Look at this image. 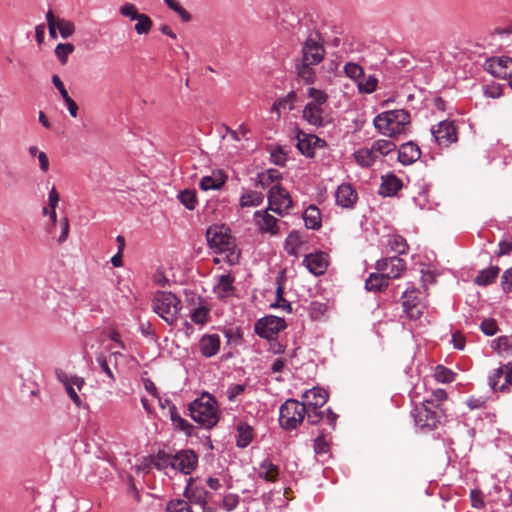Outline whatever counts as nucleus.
<instances>
[{
	"label": "nucleus",
	"instance_id": "obj_32",
	"mask_svg": "<svg viewBox=\"0 0 512 512\" xmlns=\"http://www.w3.org/2000/svg\"><path fill=\"white\" fill-rule=\"evenodd\" d=\"M279 473L278 466L274 465L269 459H265L259 467L258 475L266 481L273 482Z\"/></svg>",
	"mask_w": 512,
	"mask_h": 512
},
{
	"label": "nucleus",
	"instance_id": "obj_8",
	"mask_svg": "<svg viewBox=\"0 0 512 512\" xmlns=\"http://www.w3.org/2000/svg\"><path fill=\"white\" fill-rule=\"evenodd\" d=\"M286 328V322L283 318L277 316H266L255 323V332L268 341H273L276 335Z\"/></svg>",
	"mask_w": 512,
	"mask_h": 512
},
{
	"label": "nucleus",
	"instance_id": "obj_58",
	"mask_svg": "<svg viewBox=\"0 0 512 512\" xmlns=\"http://www.w3.org/2000/svg\"><path fill=\"white\" fill-rule=\"evenodd\" d=\"M208 315V309L205 307H199L193 310L191 313V320L196 324H204Z\"/></svg>",
	"mask_w": 512,
	"mask_h": 512
},
{
	"label": "nucleus",
	"instance_id": "obj_21",
	"mask_svg": "<svg viewBox=\"0 0 512 512\" xmlns=\"http://www.w3.org/2000/svg\"><path fill=\"white\" fill-rule=\"evenodd\" d=\"M184 496L192 503L199 504L203 509L207 508V498L209 492L203 487H193L192 478L189 479V483L185 489Z\"/></svg>",
	"mask_w": 512,
	"mask_h": 512
},
{
	"label": "nucleus",
	"instance_id": "obj_16",
	"mask_svg": "<svg viewBox=\"0 0 512 512\" xmlns=\"http://www.w3.org/2000/svg\"><path fill=\"white\" fill-rule=\"evenodd\" d=\"M336 203L343 208H351L357 201V192L351 184H341L336 191Z\"/></svg>",
	"mask_w": 512,
	"mask_h": 512
},
{
	"label": "nucleus",
	"instance_id": "obj_48",
	"mask_svg": "<svg viewBox=\"0 0 512 512\" xmlns=\"http://www.w3.org/2000/svg\"><path fill=\"white\" fill-rule=\"evenodd\" d=\"M165 4L181 18L183 22H189L192 19L191 14L185 10L177 0H163Z\"/></svg>",
	"mask_w": 512,
	"mask_h": 512
},
{
	"label": "nucleus",
	"instance_id": "obj_62",
	"mask_svg": "<svg viewBox=\"0 0 512 512\" xmlns=\"http://www.w3.org/2000/svg\"><path fill=\"white\" fill-rule=\"evenodd\" d=\"M245 390V385L243 384H235L228 388L227 390V398L232 401L234 400L238 395L242 394Z\"/></svg>",
	"mask_w": 512,
	"mask_h": 512
},
{
	"label": "nucleus",
	"instance_id": "obj_6",
	"mask_svg": "<svg viewBox=\"0 0 512 512\" xmlns=\"http://www.w3.org/2000/svg\"><path fill=\"white\" fill-rule=\"evenodd\" d=\"M411 124L410 114L404 109L386 111V137L406 134Z\"/></svg>",
	"mask_w": 512,
	"mask_h": 512
},
{
	"label": "nucleus",
	"instance_id": "obj_44",
	"mask_svg": "<svg viewBox=\"0 0 512 512\" xmlns=\"http://www.w3.org/2000/svg\"><path fill=\"white\" fill-rule=\"evenodd\" d=\"M456 373L452 370L444 367L443 365H438L434 370V377L438 382L441 383H451L454 381Z\"/></svg>",
	"mask_w": 512,
	"mask_h": 512
},
{
	"label": "nucleus",
	"instance_id": "obj_14",
	"mask_svg": "<svg viewBox=\"0 0 512 512\" xmlns=\"http://www.w3.org/2000/svg\"><path fill=\"white\" fill-rule=\"evenodd\" d=\"M490 73L498 78L506 79L512 77V58L500 57L491 59L488 63Z\"/></svg>",
	"mask_w": 512,
	"mask_h": 512
},
{
	"label": "nucleus",
	"instance_id": "obj_10",
	"mask_svg": "<svg viewBox=\"0 0 512 512\" xmlns=\"http://www.w3.org/2000/svg\"><path fill=\"white\" fill-rule=\"evenodd\" d=\"M384 140H377L373 143L371 148H362L354 153L356 162L363 166L369 167L384 154Z\"/></svg>",
	"mask_w": 512,
	"mask_h": 512
},
{
	"label": "nucleus",
	"instance_id": "obj_33",
	"mask_svg": "<svg viewBox=\"0 0 512 512\" xmlns=\"http://www.w3.org/2000/svg\"><path fill=\"white\" fill-rule=\"evenodd\" d=\"M234 277L231 274L221 275L218 280L216 289L220 297L224 298L229 296L233 290Z\"/></svg>",
	"mask_w": 512,
	"mask_h": 512
},
{
	"label": "nucleus",
	"instance_id": "obj_13",
	"mask_svg": "<svg viewBox=\"0 0 512 512\" xmlns=\"http://www.w3.org/2000/svg\"><path fill=\"white\" fill-rule=\"evenodd\" d=\"M302 404L305 407V416H307V421L309 424L316 425L325 419L332 430L335 428L338 415L335 414L330 408H327L325 413L323 410H321V408L313 409L312 406L308 405V403Z\"/></svg>",
	"mask_w": 512,
	"mask_h": 512
},
{
	"label": "nucleus",
	"instance_id": "obj_63",
	"mask_svg": "<svg viewBox=\"0 0 512 512\" xmlns=\"http://www.w3.org/2000/svg\"><path fill=\"white\" fill-rule=\"evenodd\" d=\"M238 504V497L235 495H226L223 499L222 505L223 508L227 511L233 510Z\"/></svg>",
	"mask_w": 512,
	"mask_h": 512
},
{
	"label": "nucleus",
	"instance_id": "obj_19",
	"mask_svg": "<svg viewBox=\"0 0 512 512\" xmlns=\"http://www.w3.org/2000/svg\"><path fill=\"white\" fill-rule=\"evenodd\" d=\"M302 398L304 399L303 403H308L313 409L322 408L328 400V393L323 388L314 387L305 391Z\"/></svg>",
	"mask_w": 512,
	"mask_h": 512
},
{
	"label": "nucleus",
	"instance_id": "obj_61",
	"mask_svg": "<svg viewBox=\"0 0 512 512\" xmlns=\"http://www.w3.org/2000/svg\"><path fill=\"white\" fill-rule=\"evenodd\" d=\"M471 503L474 508H481L484 506L483 493L480 490L474 489L470 492Z\"/></svg>",
	"mask_w": 512,
	"mask_h": 512
},
{
	"label": "nucleus",
	"instance_id": "obj_11",
	"mask_svg": "<svg viewBox=\"0 0 512 512\" xmlns=\"http://www.w3.org/2000/svg\"><path fill=\"white\" fill-rule=\"evenodd\" d=\"M198 463V456L192 450H182L176 453L172 458L171 467L184 474H190Z\"/></svg>",
	"mask_w": 512,
	"mask_h": 512
},
{
	"label": "nucleus",
	"instance_id": "obj_52",
	"mask_svg": "<svg viewBox=\"0 0 512 512\" xmlns=\"http://www.w3.org/2000/svg\"><path fill=\"white\" fill-rule=\"evenodd\" d=\"M166 512H192V510L185 500L177 499L167 504Z\"/></svg>",
	"mask_w": 512,
	"mask_h": 512
},
{
	"label": "nucleus",
	"instance_id": "obj_47",
	"mask_svg": "<svg viewBox=\"0 0 512 512\" xmlns=\"http://www.w3.org/2000/svg\"><path fill=\"white\" fill-rule=\"evenodd\" d=\"M277 290H276V302L272 304V307H281L282 309L286 310L287 312L292 311V307L290 302H288L284 297V288L282 286V283L279 278H277Z\"/></svg>",
	"mask_w": 512,
	"mask_h": 512
},
{
	"label": "nucleus",
	"instance_id": "obj_24",
	"mask_svg": "<svg viewBox=\"0 0 512 512\" xmlns=\"http://www.w3.org/2000/svg\"><path fill=\"white\" fill-rule=\"evenodd\" d=\"M406 270V262L398 256H386V279H397Z\"/></svg>",
	"mask_w": 512,
	"mask_h": 512
},
{
	"label": "nucleus",
	"instance_id": "obj_36",
	"mask_svg": "<svg viewBox=\"0 0 512 512\" xmlns=\"http://www.w3.org/2000/svg\"><path fill=\"white\" fill-rule=\"evenodd\" d=\"M177 198L188 210H194L198 203L195 190L185 189L180 191Z\"/></svg>",
	"mask_w": 512,
	"mask_h": 512
},
{
	"label": "nucleus",
	"instance_id": "obj_1",
	"mask_svg": "<svg viewBox=\"0 0 512 512\" xmlns=\"http://www.w3.org/2000/svg\"><path fill=\"white\" fill-rule=\"evenodd\" d=\"M191 418L204 428L211 429L219 421L217 400L204 392L188 406Z\"/></svg>",
	"mask_w": 512,
	"mask_h": 512
},
{
	"label": "nucleus",
	"instance_id": "obj_55",
	"mask_svg": "<svg viewBox=\"0 0 512 512\" xmlns=\"http://www.w3.org/2000/svg\"><path fill=\"white\" fill-rule=\"evenodd\" d=\"M481 331L487 336H493L498 331L497 322L495 319H484L480 325Z\"/></svg>",
	"mask_w": 512,
	"mask_h": 512
},
{
	"label": "nucleus",
	"instance_id": "obj_38",
	"mask_svg": "<svg viewBox=\"0 0 512 512\" xmlns=\"http://www.w3.org/2000/svg\"><path fill=\"white\" fill-rule=\"evenodd\" d=\"M384 286V274L383 273H371L365 282V288L367 291L380 292Z\"/></svg>",
	"mask_w": 512,
	"mask_h": 512
},
{
	"label": "nucleus",
	"instance_id": "obj_26",
	"mask_svg": "<svg viewBox=\"0 0 512 512\" xmlns=\"http://www.w3.org/2000/svg\"><path fill=\"white\" fill-rule=\"evenodd\" d=\"M314 134H307L300 130H298L296 138H297V149L299 152L306 157L314 156V139L312 137Z\"/></svg>",
	"mask_w": 512,
	"mask_h": 512
},
{
	"label": "nucleus",
	"instance_id": "obj_2",
	"mask_svg": "<svg viewBox=\"0 0 512 512\" xmlns=\"http://www.w3.org/2000/svg\"><path fill=\"white\" fill-rule=\"evenodd\" d=\"M208 245L216 253L229 252L227 261L234 265L238 262L239 254L234 253L235 241L224 225L210 226L206 231Z\"/></svg>",
	"mask_w": 512,
	"mask_h": 512
},
{
	"label": "nucleus",
	"instance_id": "obj_53",
	"mask_svg": "<svg viewBox=\"0 0 512 512\" xmlns=\"http://www.w3.org/2000/svg\"><path fill=\"white\" fill-rule=\"evenodd\" d=\"M378 80L374 76H369L364 80H360L357 83L358 89L363 93H372L377 86Z\"/></svg>",
	"mask_w": 512,
	"mask_h": 512
},
{
	"label": "nucleus",
	"instance_id": "obj_30",
	"mask_svg": "<svg viewBox=\"0 0 512 512\" xmlns=\"http://www.w3.org/2000/svg\"><path fill=\"white\" fill-rule=\"evenodd\" d=\"M172 458L173 456L166 453L164 450H159L155 456H150V463L144 465L143 470L148 472L151 464H153L158 470H163L168 466H171Z\"/></svg>",
	"mask_w": 512,
	"mask_h": 512
},
{
	"label": "nucleus",
	"instance_id": "obj_7",
	"mask_svg": "<svg viewBox=\"0 0 512 512\" xmlns=\"http://www.w3.org/2000/svg\"><path fill=\"white\" fill-rule=\"evenodd\" d=\"M434 141L441 147H448L458 141V130L454 121L443 120L431 128Z\"/></svg>",
	"mask_w": 512,
	"mask_h": 512
},
{
	"label": "nucleus",
	"instance_id": "obj_49",
	"mask_svg": "<svg viewBox=\"0 0 512 512\" xmlns=\"http://www.w3.org/2000/svg\"><path fill=\"white\" fill-rule=\"evenodd\" d=\"M314 452L318 455L327 454L330 450V445L325 438V433L322 431L314 440Z\"/></svg>",
	"mask_w": 512,
	"mask_h": 512
},
{
	"label": "nucleus",
	"instance_id": "obj_51",
	"mask_svg": "<svg viewBox=\"0 0 512 512\" xmlns=\"http://www.w3.org/2000/svg\"><path fill=\"white\" fill-rule=\"evenodd\" d=\"M119 13L123 17H127L132 21L136 20L141 15V13L138 12V9L135 6V4L129 2H126L119 8Z\"/></svg>",
	"mask_w": 512,
	"mask_h": 512
},
{
	"label": "nucleus",
	"instance_id": "obj_4",
	"mask_svg": "<svg viewBox=\"0 0 512 512\" xmlns=\"http://www.w3.org/2000/svg\"><path fill=\"white\" fill-rule=\"evenodd\" d=\"M181 307L180 299L169 291H158L153 298V311L169 325L175 324Z\"/></svg>",
	"mask_w": 512,
	"mask_h": 512
},
{
	"label": "nucleus",
	"instance_id": "obj_18",
	"mask_svg": "<svg viewBox=\"0 0 512 512\" xmlns=\"http://www.w3.org/2000/svg\"><path fill=\"white\" fill-rule=\"evenodd\" d=\"M220 337L217 334H205L199 341V350L201 354L210 358L215 356L220 349Z\"/></svg>",
	"mask_w": 512,
	"mask_h": 512
},
{
	"label": "nucleus",
	"instance_id": "obj_35",
	"mask_svg": "<svg viewBox=\"0 0 512 512\" xmlns=\"http://www.w3.org/2000/svg\"><path fill=\"white\" fill-rule=\"evenodd\" d=\"M494 349L499 355L503 357L512 356L511 339L508 336L499 337L497 340L494 341Z\"/></svg>",
	"mask_w": 512,
	"mask_h": 512
},
{
	"label": "nucleus",
	"instance_id": "obj_17",
	"mask_svg": "<svg viewBox=\"0 0 512 512\" xmlns=\"http://www.w3.org/2000/svg\"><path fill=\"white\" fill-rule=\"evenodd\" d=\"M303 263L314 275L324 274L328 266L325 254L322 252L306 255Z\"/></svg>",
	"mask_w": 512,
	"mask_h": 512
},
{
	"label": "nucleus",
	"instance_id": "obj_42",
	"mask_svg": "<svg viewBox=\"0 0 512 512\" xmlns=\"http://www.w3.org/2000/svg\"><path fill=\"white\" fill-rule=\"evenodd\" d=\"M58 379L64 384L65 390L74 404L80 408L82 407V400L78 396L74 387L71 385V381H68V376L65 373L58 374Z\"/></svg>",
	"mask_w": 512,
	"mask_h": 512
},
{
	"label": "nucleus",
	"instance_id": "obj_59",
	"mask_svg": "<svg viewBox=\"0 0 512 512\" xmlns=\"http://www.w3.org/2000/svg\"><path fill=\"white\" fill-rule=\"evenodd\" d=\"M297 95L294 91H290L284 98L279 99L282 109L292 110L296 101Z\"/></svg>",
	"mask_w": 512,
	"mask_h": 512
},
{
	"label": "nucleus",
	"instance_id": "obj_28",
	"mask_svg": "<svg viewBox=\"0 0 512 512\" xmlns=\"http://www.w3.org/2000/svg\"><path fill=\"white\" fill-rule=\"evenodd\" d=\"M169 412L171 421L175 429L184 432L187 436H191L193 433L194 426L178 414L175 405L170 406Z\"/></svg>",
	"mask_w": 512,
	"mask_h": 512
},
{
	"label": "nucleus",
	"instance_id": "obj_40",
	"mask_svg": "<svg viewBox=\"0 0 512 512\" xmlns=\"http://www.w3.org/2000/svg\"><path fill=\"white\" fill-rule=\"evenodd\" d=\"M136 21L137 23L135 24L134 29L138 35H147L150 33L153 22L147 14L141 13Z\"/></svg>",
	"mask_w": 512,
	"mask_h": 512
},
{
	"label": "nucleus",
	"instance_id": "obj_9",
	"mask_svg": "<svg viewBox=\"0 0 512 512\" xmlns=\"http://www.w3.org/2000/svg\"><path fill=\"white\" fill-rule=\"evenodd\" d=\"M269 207L271 211L282 214L292 207V199L288 191L280 185H274L268 193Z\"/></svg>",
	"mask_w": 512,
	"mask_h": 512
},
{
	"label": "nucleus",
	"instance_id": "obj_45",
	"mask_svg": "<svg viewBox=\"0 0 512 512\" xmlns=\"http://www.w3.org/2000/svg\"><path fill=\"white\" fill-rule=\"evenodd\" d=\"M389 246L392 251L398 253V254H406L408 251V244L405 238H403L400 235H393L388 240Z\"/></svg>",
	"mask_w": 512,
	"mask_h": 512
},
{
	"label": "nucleus",
	"instance_id": "obj_5",
	"mask_svg": "<svg viewBox=\"0 0 512 512\" xmlns=\"http://www.w3.org/2000/svg\"><path fill=\"white\" fill-rule=\"evenodd\" d=\"M305 407L295 399L286 400L280 407L279 423L286 430L296 429L305 418Z\"/></svg>",
	"mask_w": 512,
	"mask_h": 512
},
{
	"label": "nucleus",
	"instance_id": "obj_34",
	"mask_svg": "<svg viewBox=\"0 0 512 512\" xmlns=\"http://www.w3.org/2000/svg\"><path fill=\"white\" fill-rule=\"evenodd\" d=\"M237 432V446L241 448L248 446L253 438L252 428L248 424L240 423L237 427Z\"/></svg>",
	"mask_w": 512,
	"mask_h": 512
},
{
	"label": "nucleus",
	"instance_id": "obj_46",
	"mask_svg": "<svg viewBox=\"0 0 512 512\" xmlns=\"http://www.w3.org/2000/svg\"><path fill=\"white\" fill-rule=\"evenodd\" d=\"M75 47L71 43H60L55 48V54L62 65L66 64L68 56L73 53Z\"/></svg>",
	"mask_w": 512,
	"mask_h": 512
},
{
	"label": "nucleus",
	"instance_id": "obj_31",
	"mask_svg": "<svg viewBox=\"0 0 512 512\" xmlns=\"http://www.w3.org/2000/svg\"><path fill=\"white\" fill-rule=\"evenodd\" d=\"M499 272L500 268L498 266H491L487 269H483L475 277L474 282L479 286H487L495 281Z\"/></svg>",
	"mask_w": 512,
	"mask_h": 512
},
{
	"label": "nucleus",
	"instance_id": "obj_3",
	"mask_svg": "<svg viewBox=\"0 0 512 512\" xmlns=\"http://www.w3.org/2000/svg\"><path fill=\"white\" fill-rule=\"evenodd\" d=\"M412 416L418 428L432 430L444 421L445 412L439 405L434 404L433 400H424L415 406Z\"/></svg>",
	"mask_w": 512,
	"mask_h": 512
},
{
	"label": "nucleus",
	"instance_id": "obj_57",
	"mask_svg": "<svg viewBox=\"0 0 512 512\" xmlns=\"http://www.w3.org/2000/svg\"><path fill=\"white\" fill-rule=\"evenodd\" d=\"M271 161L278 166H284L287 161V156L282 147L278 146L271 152Z\"/></svg>",
	"mask_w": 512,
	"mask_h": 512
},
{
	"label": "nucleus",
	"instance_id": "obj_27",
	"mask_svg": "<svg viewBox=\"0 0 512 512\" xmlns=\"http://www.w3.org/2000/svg\"><path fill=\"white\" fill-rule=\"evenodd\" d=\"M306 228L318 230L321 227V212L315 205H309L303 213Z\"/></svg>",
	"mask_w": 512,
	"mask_h": 512
},
{
	"label": "nucleus",
	"instance_id": "obj_60",
	"mask_svg": "<svg viewBox=\"0 0 512 512\" xmlns=\"http://www.w3.org/2000/svg\"><path fill=\"white\" fill-rule=\"evenodd\" d=\"M448 398V394L444 389H436L432 391L431 397L427 400H433L434 404L441 405L443 401H445Z\"/></svg>",
	"mask_w": 512,
	"mask_h": 512
},
{
	"label": "nucleus",
	"instance_id": "obj_50",
	"mask_svg": "<svg viewBox=\"0 0 512 512\" xmlns=\"http://www.w3.org/2000/svg\"><path fill=\"white\" fill-rule=\"evenodd\" d=\"M57 29L59 30L61 37L64 39L70 37L75 32L74 24L66 19H57Z\"/></svg>",
	"mask_w": 512,
	"mask_h": 512
},
{
	"label": "nucleus",
	"instance_id": "obj_12",
	"mask_svg": "<svg viewBox=\"0 0 512 512\" xmlns=\"http://www.w3.org/2000/svg\"><path fill=\"white\" fill-rule=\"evenodd\" d=\"M324 54L325 50L322 44L314 38H308L302 46L301 61L317 65L323 60Z\"/></svg>",
	"mask_w": 512,
	"mask_h": 512
},
{
	"label": "nucleus",
	"instance_id": "obj_22",
	"mask_svg": "<svg viewBox=\"0 0 512 512\" xmlns=\"http://www.w3.org/2000/svg\"><path fill=\"white\" fill-rule=\"evenodd\" d=\"M227 180V176L222 170H217L212 173L211 176H204L199 186L203 191L207 190H219L221 189Z\"/></svg>",
	"mask_w": 512,
	"mask_h": 512
},
{
	"label": "nucleus",
	"instance_id": "obj_37",
	"mask_svg": "<svg viewBox=\"0 0 512 512\" xmlns=\"http://www.w3.org/2000/svg\"><path fill=\"white\" fill-rule=\"evenodd\" d=\"M264 200V195L261 192L250 191L242 195L240 205L242 207H255L260 205Z\"/></svg>",
	"mask_w": 512,
	"mask_h": 512
},
{
	"label": "nucleus",
	"instance_id": "obj_64",
	"mask_svg": "<svg viewBox=\"0 0 512 512\" xmlns=\"http://www.w3.org/2000/svg\"><path fill=\"white\" fill-rule=\"evenodd\" d=\"M466 403L471 410H474L482 408L485 405L486 400L483 397L471 396L467 399Z\"/></svg>",
	"mask_w": 512,
	"mask_h": 512
},
{
	"label": "nucleus",
	"instance_id": "obj_25",
	"mask_svg": "<svg viewBox=\"0 0 512 512\" xmlns=\"http://www.w3.org/2000/svg\"><path fill=\"white\" fill-rule=\"evenodd\" d=\"M323 109L317 104L308 103L303 110V118L316 127L324 126Z\"/></svg>",
	"mask_w": 512,
	"mask_h": 512
},
{
	"label": "nucleus",
	"instance_id": "obj_39",
	"mask_svg": "<svg viewBox=\"0 0 512 512\" xmlns=\"http://www.w3.org/2000/svg\"><path fill=\"white\" fill-rule=\"evenodd\" d=\"M303 244V240L299 232L293 231L291 232L285 243V250L289 255H296L298 248Z\"/></svg>",
	"mask_w": 512,
	"mask_h": 512
},
{
	"label": "nucleus",
	"instance_id": "obj_41",
	"mask_svg": "<svg viewBox=\"0 0 512 512\" xmlns=\"http://www.w3.org/2000/svg\"><path fill=\"white\" fill-rule=\"evenodd\" d=\"M313 64L305 63L301 61L300 63L296 64V70L297 75L299 78L304 80L306 83L313 82L314 79V69L312 68Z\"/></svg>",
	"mask_w": 512,
	"mask_h": 512
},
{
	"label": "nucleus",
	"instance_id": "obj_43",
	"mask_svg": "<svg viewBox=\"0 0 512 512\" xmlns=\"http://www.w3.org/2000/svg\"><path fill=\"white\" fill-rule=\"evenodd\" d=\"M403 187L402 181L394 174L386 175V197H391L397 194Z\"/></svg>",
	"mask_w": 512,
	"mask_h": 512
},
{
	"label": "nucleus",
	"instance_id": "obj_23",
	"mask_svg": "<svg viewBox=\"0 0 512 512\" xmlns=\"http://www.w3.org/2000/svg\"><path fill=\"white\" fill-rule=\"evenodd\" d=\"M415 293H416V289H412V290L406 289L402 295L404 311L407 313L409 318L413 319V320L419 319L422 316L423 310H424V306L422 304H420L419 302H417V303L409 302V297H411L412 294H415Z\"/></svg>",
	"mask_w": 512,
	"mask_h": 512
},
{
	"label": "nucleus",
	"instance_id": "obj_56",
	"mask_svg": "<svg viewBox=\"0 0 512 512\" xmlns=\"http://www.w3.org/2000/svg\"><path fill=\"white\" fill-rule=\"evenodd\" d=\"M345 73L351 79H358L363 74V69L356 63H347L344 67Z\"/></svg>",
	"mask_w": 512,
	"mask_h": 512
},
{
	"label": "nucleus",
	"instance_id": "obj_54",
	"mask_svg": "<svg viewBox=\"0 0 512 512\" xmlns=\"http://www.w3.org/2000/svg\"><path fill=\"white\" fill-rule=\"evenodd\" d=\"M309 97L313 99L311 104H317L318 106H322L327 102L328 96L325 92L318 90L316 88H309L308 92Z\"/></svg>",
	"mask_w": 512,
	"mask_h": 512
},
{
	"label": "nucleus",
	"instance_id": "obj_15",
	"mask_svg": "<svg viewBox=\"0 0 512 512\" xmlns=\"http://www.w3.org/2000/svg\"><path fill=\"white\" fill-rule=\"evenodd\" d=\"M421 156L418 145L412 141L406 142L397 150V160L402 165H410L416 162Z\"/></svg>",
	"mask_w": 512,
	"mask_h": 512
},
{
	"label": "nucleus",
	"instance_id": "obj_29",
	"mask_svg": "<svg viewBox=\"0 0 512 512\" xmlns=\"http://www.w3.org/2000/svg\"><path fill=\"white\" fill-rule=\"evenodd\" d=\"M504 374H507V377H508L507 384L512 385V364L511 363L501 365L489 377V385L494 391H497V387H498V384L500 383V379H502Z\"/></svg>",
	"mask_w": 512,
	"mask_h": 512
},
{
	"label": "nucleus",
	"instance_id": "obj_20",
	"mask_svg": "<svg viewBox=\"0 0 512 512\" xmlns=\"http://www.w3.org/2000/svg\"><path fill=\"white\" fill-rule=\"evenodd\" d=\"M254 220L261 232H268L271 234L277 233V219L268 214L267 210L256 211Z\"/></svg>",
	"mask_w": 512,
	"mask_h": 512
}]
</instances>
